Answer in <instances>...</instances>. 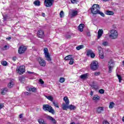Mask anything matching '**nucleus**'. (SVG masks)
Instances as JSON below:
<instances>
[{
  "instance_id": "nucleus-8",
  "label": "nucleus",
  "mask_w": 124,
  "mask_h": 124,
  "mask_svg": "<svg viewBox=\"0 0 124 124\" xmlns=\"http://www.w3.org/2000/svg\"><path fill=\"white\" fill-rule=\"evenodd\" d=\"M16 71L18 74H23L26 71L25 66H20L19 68H17Z\"/></svg>"
},
{
  "instance_id": "nucleus-52",
  "label": "nucleus",
  "mask_w": 124,
  "mask_h": 124,
  "mask_svg": "<svg viewBox=\"0 0 124 124\" xmlns=\"http://www.w3.org/2000/svg\"><path fill=\"white\" fill-rule=\"evenodd\" d=\"M16 59L17 58L16 57H13L12 59L13 61H14V62H15V61H16Z\"/></svg>"
},
{
  "instance_id": "nucleus-44",
  "label": "nucleus",
  "mask_w": 124,
  "mask_h": 124,
  "mask_svg": "<svg viewBox=\"0 0 124 124\" xmlns=\"http://www.w3.org/2000/svg\"><path fill=\"white\" fill-rule=\"evenodd\" d=\"M94 75L95 76H98L99 75H100V72H96L94 73Z\"/></svg>"
},
{
  "instance_id": "nucleus-29",
  "label": "nucleus",
  "mask_w": 124,
  "mask_h": 124,
  "mask_svg": "<svg viewBox=\"0 0 124 124\" xmlns=\"http://www.w3.org/2000/svg\"><path fill=\"white\" fill-rule=\"evenodd\" d=\"M99 57L101 59H104V54L103 53V51H101L99 52Z\"/></svg>"
},
{
  "instance_id": "nucleus-17",
  "label": "nucleus",
  "mask_w": 124,
  "mask_h": 124,
  "mask_svg": "<svg viewBox=\"0 0 124 124\" xmlns=\"http://www.w3.org/2000/svg\"><path fill=\"white\" fill-rule=\"evenodd\" d=\"M84 27H85V25L83 24H79V25L78 27V31H81V32L83 31V29H84Z\"/></svg>"
},
{
  "instance_id": "nucleus-11",
  "label": "nucleus",
  "mask_w": 124,
  "mask_h": 124,
  "mask_svg": "<svg viewBox=\"0 0 124 124\" xmlns=\"http://www.w3.org/2000/svg\"><path fill=\"white\" fill-rule=\"evenodd\" d=\"M38 62L41 66L44 67L45 66V65H46V62H45V60H44V59H42V58H39L38 59Z\"/></svg>"
},
{
  "instance_id": "nucleus-41",
  "label": "nucleus",
  "mask_w": 124,
  "mask_h": 124,
  "mask_svg": "<svg viewBox=\"0 0 124 124\" xmlns=\"http://www.w3.org/2000/svg\"><path fill=\"white\" fill-rule=\"evenodd\" d=\"M98 14H99L102 16V17H104L105 16V15H104V13L100 12V11H99V13H98Z\"/></svg>"
},
{
  "instance_id": "nucleus-39",
  "label": "nucleus",
  "mask_w": 124,
  "mask_h": 124,
  "mask_svg": "<svg viewBox=\"0 0 124 124\" xmlns=\"http://www.w3.org/2000/svg\"><path fill=\"white\" fill-rule=\"evenodd\" d=\"M117 77L118 78L119 82L121 83V81H122V80H123L122 79V77L120 75H117Z\"/></svg>"
},
{
  "instance_id": "nucleus-35",
  "label": "nucleus",
  "mask_w": 124,
  "mask_h": 124,
  "mask_svg": "<svg viewBox=\"0 0 124 124\" xmlns=\"http://www.w3.org/2000/svg\"><path fill=\"white\" fill-rule=\"evenodd\" d=\"M49 120L50 121H52V122H53V124H56V120H55V119H54L53 117H50Z\"/></svg>"
},
{
  "instance_id": "nucleus-32",
  "label": "nucleus",
  "mask_w": 124,
  "mask_h": 124,
  "mask_svg": "<svg viewBox=\"0 0 124 124\" xmlns=\"http://www.w3.org/2000/svg\"><path fill=\"white\" fill-rule=\"evenodd\" d=\"M79 0H71V2L73 4L74 3L77 4L78 3V2H79Z\"/></svg>"
},
{
  "instance_id": "nucleus-38",
  "label": "nucleus",
  "mask_w": 124,
  "mask_h": 124,
  "mask_svg": "<svg viewBox=\"0 0 124 124\" xmlns=\"http://www.w3.org/2000/svg\"><path fill=\"white\" fill-rule=\"evenodd\" d=\"M64 13H63V11H61L60 14V16L61 18H62V17H63V15H64Z\"/></svg>"
},
{
  "instance_id": "nucleus-26",
  "label": "nucleus",
  "mask_w": 124,
  "mask_h": 124,
  "mask_svg": "<svg viewBox=\"0 0 124 124\" xmlns=\"http://www.w3.org/2000/svg\"><path fill=\"white\" fill-rule=\"evenodd\" d=\"M68 108L70 109V110H75V109H76V107L74 105H71L68 106Z\"/></svg>"
},
{
  "instance_id": "nucleus-28",
  "label": "nucleus",
  "mask_w": 124,
  "mask_h": 124,
  "mask_svg": "<svg viewBox=\"0 0 124 124\" xmlns=\"http://www.w3.org/2000/svg\"><path fill=\"white\" fill-rule=\"evenodd\" d=\"M78 14V11H73L72 12V16H76Z\"/></svg>"
},
{
  "instance_id": "nucleus-58",
  "label": "nucleus",
  "mask_w": 124,
  "mask_h": 124,
  "mask_svg": "<svg viewBox=\"0 0 124 124\" xmlns=\"http://www.w3.org/2000/svg\"><path fill=\"white\" fill-rule=\"evenodd\" d=\"M2 108V105L0 104V110Z\"/></svg>"
},
{
  "instance_id": "nucleus-31",
  "label": "nucleus",
  "mask_w": 124,
  "mask_h": 124,
  "mask_svg": "<svg viewBox=\"0 0 124 124\" xmlns=\"http://www.w3.org/2000/svg\"><path fill=\"white\" fill-rule=\"evenodd\" d=\"M114 105H115V103L114 102H110L109 105V108L110 109H112L114 108Z\"/></svg>"
},
{
  "instance_id": "nucleus-46",
  "label": "nucleus",
  "mask_w": 124,
  "mask_h": 124,
  "mask_svg": "<svg viewBox=\"0 0 124 124\" xmlns=\"http://www.w3.org/2000/svg\"><path fill=\"white\" fill-rule=\"evenodd\" d=\"M39 82H40V84H41L42 85H43V84H44V81L43 80H42V79H41V78L40 79Z\"/></svg>"
},
{
  "instance_id": "nucleus-33",
  "label": "nucleus",
  "mask_w": 124,
  "mask_h": 124,
  "mask_svg": "<svg viewBox=\"0 0 124 124\" xmlns=\"http://www.w3.org/2000/svg\"><path fill=\"white\" fill-rule=\"evenodd\" d=\"M64 81H65V78H60V83H64Z\"/></svg>"
},
{
  "instance_id": "nucleus-24",
  "label": "nucleus",
  "mask_w": 124,
  "mask_h": 124,
  "mask_svg": "<svg viewBox=\"0 0 124 124\" xmlns=\"http://www.w3.org/2000/svg\"><path fill=\"white\" fill-rule=\"evenodd\" d=\"M63 100L64 101H65L67 105H68V104H69V100L68 99V98H67V97H64Z\"/></svg>"
},
{
  "instance_id": "nucleus-19",
  "label": "nucleus",
  "mask_w": 124,
  "mask_h": 124,
  "mask_svg": "<svg viewBox=\"0 0 124 124\" xmlns=\"http://www.w3.org/2000/svg\"><path fill=\"white\" fill-rule=\"evenodd\" d=\"M100 99V97H99V96L97 95H94L93 98V100H94V101H97L99 100Z\"/></svg>"
},
{
  "instance_id": "nucleus-10",
  "label": "nucleus",
  "mask_w": 124,
  "mask_h": 124,
  "mask_svg": "<svg viewBox=\"0 0 124 124\" xmlns=\"http://www.w3.org/2000/svg\"><path fill=\"white\" fill-rule=\"evenodd\" d=\"M87 56H91V57L92 58L95 57V54L93 52L92 49H89L87 51Z\"/></svg>"
},
{
  "instance_id": "nucleus-13",
  "label": "nucleus",
  "mask_w": 124,
  "mask_h": 124,
  "mask_svg": "<svg viewBox=\"0 0 124 124\" xmlns=\"http://www.w3.org/2000/svg\"><path fill=\"white\" fill-rule=\"evenodd\" d=\"M26 90L28 92H32V93H35L36 92V88L35 87L30 88L27 87H26Z\"/></svg>"
},
{
  "instance_id": "nucleus-56",
  "label": "nucleus",
  "mask_w": 124,
  "mask_h": 124,
  "mask_svg": "<svg viewBox=\"0 0 124 124\" xmlns=\"http://www.w3.org/2000/svg\"><path fill=\"white\" fill-rule=\"evenodd\" d=\"M93 91H91L90 93V95L93 96Z\"/></svg>"
},
{
  "instance_id": "nucleus-21",
  "label": "nucleus",
  "mask_w": 124,
  "mask_h": 124,
  "mask_svg": "<svg viewBox=\"0 0 124 124\" xmlns=\"http://www.w3.org/2000/svg\"><path fill=\"white\" fill-rule=\"evenodd\" d=\"M106 14L109 16L114 15V12L108 10L106 12Z\"/></svg>"
},
{
  "instance_id": "nucleus-6",
  "label": "nucleus",
  "mask_w": 124,
  "mask_h": 124,
  "mask_svg": "<svg viewBox=\"0 0 124 124\" xmlns=\"http://www.w3.org/2000/svg\"><path fill=\"white\" fill-rule=\"evenodd\" d=\"M27 50V46H19L18 48V54L19 55H22V54H24L25 52Z\"/></svg>"
},
{
  "instance_id": "nucleus-55",
  "label": "nucleus",
  "mask_w": 124,
  "mask_h": 124,
  "mask_svg": "<svg viewBox=\"0 0 124 124\" xmlns=\"http://www.w3.org/2000/svg\"><path fill=\"white\" fill-rule=\"evenodd\" d=\"M42 16H43V17H45V13H42Z\"/></svg>"
},
{
  "instance_id": "nucleus-22",
  "label": "nucleus",
  "mask_w": 124,
  "mask_h": 124,
  "mask_svg": "<svg viewBox=\"0 0 124 124\" xmlns=\"http://www.w3.org/2000/svg\"><path fill=\"white\" fill-rule=\"evenodd\" d=\"M45 96L46 98L48 99V100H50V101L53 102V100H54V98H53V96L51 95H48V96L46 95Z\"/></svg>"
},
{
  "instance_id": "nucleus-37",
  "label": "nucleus",
  "mask_w": 124,
  "mask_h": 124,
  "mask_svg": "<svg viewBox=\"0 0 124 124\" xmlns=\"http://www.w3.org/2000/svg\"><path fill=\"white\" fill-rule=\"evenodd\" d=\"M19 80L22 82L25 80V78L24 77H20L19 78Z\"/></svg>"
},
{
  "instance_id": "nucleus-48",
  "label": "nucleus",
  "mask_w": 124,
  "mask_h": 124,
  "mask_svg": "<svg viewBox=\"0 0 124 124\" xmlns=\"http://www.w3.org/2000/svg\"><path fill=\"white\" fill-rule=\"evenodd\" d=\"M103 124H110L107 121H104L103 122Z\"/></svg>"
},
{
  "instance_id": "nucleus-36",
  "label": "nucleus",
  "mask_w": 124,
  "mask_h": 124,
  "mask_svg": "<svg viewBox=\"0 0 124 124\" xmlns=\"http://www.w3.org/2000/svg\"><path fill=\"white\" fill-rule=\"evenodd\" d=\"M97 48H98V50L99 51V53L100 52H103V49H102V47L101 46H98Z\"/></svg>"
},
{
  "instance_id": "nucleus-30",
  "label": "nucleus",
  "mask_w": 124,
  "mask_h": 124,
  "mask_svg": "<svg viewBox=\"0 0 124 124\" xmlns=\"http://www.w3.org/2000/svg\"><path fill=\"white\" fill-rule=\"evenodd\" d=\"M84 48V45H80L76 47V49L78 50H81Z\"/></svg>"
},
{
  "instance_id": "nucleus-5",
  "label": "nucleus",
  "mask_w": 124,
  "mask_h": 124,
  "mask_svg": "<svg viewBox=\"0 0 124 124\" xmlns=\"http://www.w3.org/2000/svg\"><path fill=\"white\" fill-rule=\"evenodd\" d=\"M44 52L45 54V58H46V61H47L48 62H51V61H52V59H51V57H50V54H49L48 48L46 47L44 48Z\"/></svg>"
},
{
  "instance_id": "nucleus-4",
  "label": "nucleus",
  "mask_w": 124,
  "mask_h": 124,
  "mask_svg": "<svg viewBox=\"0 0 124 124\" xmlns=\"http://www.w3.org/2000/svg\"><path fill=\"white\" fill-rule=\"evenodd\" d=\"M90 68L92 70H96L98 68V62L96 61H93L90 65Z\"/></svg>"
},
{
  "instance_id": "nucleus-45",
  "label": "nucleus",
  "mask_w": 124,
  "mask_h": 124,
  "mask_svg": "<svg viewBox=\"0 0 124 124\" xmlns=\"http://www.w3.org/2000/svg\"><path fill=\"white\" fill-rule=\"evenodd\" d=\"M99 93H101V94H103V93H104V90L103 89H100L99 91Z\"/></svg>"
},
{
  "instance_id": "nucleus-49",
  "label": "nucleus",
  "mask_w": 124,
  "mask_h": 124,
  "mask_svg": "<svg viewBox=\"0 0 124 124\" xmlns=\"http://www.w3.org/2000/svg\"><path fill=\"white\" fill-rule=\"evenodd\" d=\"M87 36H91V32L90 31L87 32Z\"/></svg>"
},
{
  "instance_id": "nucleus-40",
  "label": "nucleus",
  "mask_w": 124,
  "mask_h": 124,
  "mask_svg": "<svg viewBox=\"0 0 124 124\" xmlns=\"http://www.w3.org/2000/svg\"><path fill=\"white\" fill-rule=\"evenodd\" d=\"M74 62V59L72 58L69 62V64H73V63Z\"/></svg>"
},
{
  "instance_id": "nucleus-18",
  "label": "nucleus",
  "mask_w": 124,
  "mask_h": 124,
  "mask_svg": "<svg viewBox=\"0 0 124 124\" xmlns=\"http://www.w3.org/2000/svg\"><path fill=\"white\" fill-rule=\"evenodd\" d=\"M8 90L7 88H4L2 90H1V94H2L3 95H4L6 93H7Z\"/></svg>"
},
{
  "instance_id": "nucleus-53",
  "label": "nucleus",
  "mask_w": 124,
  "mask_h": 124,
  "mask_svg": "<svg viewBox=\"0 0 124 124\" xmlns=\"http://www.w3.org/2000/svg\"><path fill=\"white\" fill-rule=\"evenodd\" d=\"M66 37L68 39L70 38L71 37V36H70V35H69L68 36H66Z\"/></svg>"
},
{
  "instance_id": "nucleus-54",
  "label": "nucleus",
  "mask_w": 124,
  "mask_h": 124,
  "mask_svg": "<svg viewBox=\"0 0 124 124\" xmlns=\"http://www.w3.org/2000/svg\"><path fill=\"white\" fill-rule=\"evenodd\" d=\"M7 40H10V39H11V37H9L8 38H6Z\"/></svg>"
},
{
  "instance_id": "nucleus-7",
  "label": "nucleus",
  "mask_w": 124,
  "mask_h": 124,
  "mask_svg": "<svg viewBox=\"0 0 124 124\" xmlns=\"http://www.w3.org/2000/svg\"><path fill=\"white\" fill-rule=\"evenodd\" d=\"M54 0H45L44 3L46 7H51L54 3Z\"/></svg>"
},
{
  "instance_id": "nucleus-23",
  "label": "nucleus",
  "mask_w": 124,
  "mask_h": 124,
  "mask_svg": "<svg viewBox=\"0 0 124 124\" xmlns=\"http://www.w3.org/2000/svg\"><path fill=\"white\" fill-rule=\"evenodd\" d=\"M33 4L36 6H40V1L37 0L34 1Z\"/></svg>"
},
{
  "instance_id": "nucleus-59",
  "label": "nucleus",
  "mask_w": 124,
  "mask_h": 124,
  "mask_svg": "<svg viewBox=\"0 0 124 124\" xmlns=\"http://www.w3.org/2000/svg\"><path fill=\"white\" fill-rule=\"evenodd\" d=\"M122 121L124 122V116L122 118Z\"/></svg>"
},
{
  "instance_id": "nucleus-43",
  "label": "nucleus",
  "mask_w": 124,
  "mask_h": 124,
  "mask_svg": "<svg viewBox=\"0 0 124 124\" xmlns=\"http://www.w3.org/2000/svg\"><path fill=\"white\" fill-rule=\"evenodd\" d=\"M102 45H103V46H107V45H108V42L106 41L103 42Z\"/></svg>"
},
{
  "instance_id": "nucleus-34",
  "label": "nucleus",
  "mask_w": 124,
  "mask_h": 124,
  "mask_svg": "<svg viewBox=\"0 0 124 124\" xmlns=\"http://www.w3.org/2000/svg\"><path fill=\"white\" fill-rule=\"evenodd\" d=\"M1 63L3 66H6V65H7V62H6V61H2Z\"/></svg>"
},
{
  "instance_id": "nucleus-50",
  "label": "nucleus",
  "mask_w": 124,
  "mask_h": 124,
  "mask_svg": "<svg viewBox=\"0 0 124 124\" xmlns=\"http://www.w3.org/2000/svg\"><path fill=\"white\" fill-rule=\"evenodd\" d=\"M23 114H20L19 115V119H22L23 118Z\"/></svg>"
},
{
  "instance_id": "nucleus-15",
  "label": "nucleus",
  "mask_w": 124,
  "mask_h": 124,
  "mask_svg": "<svg viewBox=\"0 0 124 124\" xmlns=\"http://www.w3.org/2000/svg\"><path fill=\"white\" fill-rule=\"evenodd\" d=\"M103 111H104V108L103 107H98L96 108V112L98 114L101 113Z\"/></svg>"
},
{
  "instance_id": "nucleus-27",
  "label": "nucleus",
  "mask_w": 124,
  "mask_h": 124,
  "mask_svg": "<svg viewBox=\"0 0 124 124\" xmlns=\"http://www.w3.org/2000/svg\"><path fill=\"white\" fill-rule=\"evenodd\" d=\"M72 59V58H71V55H68L66 56L64 60H65V61H70L71 59Z\"/></svg>"
},
{
  "instance_id": "nucleus-47",
  "label": "nucleus",
  "mask_w": 124,
  "mask_h": 124,
  "mask_svg": "<svg viewBox=\"0 0 124 124\" xmlns=\"http://www.w3.org/2000/svg\"><path fill=\"white\" fill-rule=\"evenodd\" d=\"M25 95H31V93L28 92H25Z\"/></svg>"
},
{
  "instance_id": "nucleus-14",
  "label": "nucleus",
  "mask_w": 124,
  "mask_h": 124,
  "mask_svg": "<svg viewBox=\"0 0 124 124\" xmlns=\"http://www.w3.org/2000/svg\"><path fill=\"white\" fill-rule=\"evenodd\" d=\"M79 77L80 79H82V80H86V79H87V78L89 77V74L88 73L84 74L80 76Z\"/></svg>"
},
{
  "instance_id": "nucleus-20",
  "label": "nucleus",
  "mask_w": 124,
  "mask_h": 124,
  "mask_svg": "<svg viewBox=\"0 0 124 124\" xmlns=\"http://www.w3.org/2000/svg\"><path fill=\"white\" fill-rule=\"evenodd\" d=\"M68 105L65 104H63L62 105V108L63 109V110H65L66 111L67 110L68 108V106H67Z\"/></svg>"
},
{
  "instance_id": "nucleus-12",
  "label": "nucleus",
  "mask_w": 124,
  "mask_h": 124,
  "mask_svg": "<svg viewBox=\"0 0 124 124\" xmlns=\"http://www.w3.org/2000/svg\"><path fill=\"white\" fill-rule=\"evenodd\" d=\"M37 35L40 38H42L44 36V31L40 30L38 31Z\"/></svg>"
},
{
  "instance_id": "nucleus-16",
  "label": "nucleus",
  "mask_w": 124,
  "mask_h": 124,
  "mask_svg": "<svg viewBox=\"0 0 124 124\" xmlns=\"http://www.w3.org/2000/svg\"><path fill=\"white\" fill-rule=\"evenodd\" d=\"M103 34V30L102 29H100L98 31V36L97 38L99 39L101 36H102V34Z\"/></svg>"
},
{
  "instance_id": "nucleus-1",
  "label": "nucleus",
  "mask_w": 124,
  "mask_h": 124,
  "mask_svg": "<svg viewBox=\"0 0 124 124\" xmlns=\"http://www.w3.org/2000/svg\"><path fill=\"white\" fill-rule=\"evenodd\" d=\"M118 31L115 30H110L109 33H108V37L110 39H117L118 38Z\"/></svg>"
},
{
  "instance_id": "nucleus-25",
  "label": "nucleus",
  "mask_w": 124,
  "mask_h": 124,
  "mask_svg": "<svg viewBox=\"0 0 124 124\" xmlns=\"http://www.w3.org/2000/svg\"><path fill=\"white\" fill-rule=\"evenodd\" d=\"M13 86H14V82H13V81H11L10 82L9 84H8V87L10 89H11V88H12V87H13Z\"/></svg>"
},
{
  "instance_id": "nucleus-57",
  "label": "nucleus",
  "mask_w": 124,
  "mask_h": 124,
  "mask_svg": "<svg viewBox=\"0 0 124 124\" xmlns=\"http://www.w3.org/2000/svg\"><path fill=\"white\" fill-rule=\"evenodd\" d=\"M28 72V73L29 74H32L33 73H32V72H30V71H29V72Z\"/></svg>"
},
{
  "instance_id": "nucleus-3",
  "label": "nucleus",
  "mask_w": 124,
  "mask_h": 124,
  "mask_svg": "<svg viewBox=\"0 0 124 124\" xmlns=\"http://www.w3.org/2000/svg\"><path fill=\"white\" fill-rule=\"evenodd\" d=\"M43 109L44 111H48L49 113L51 114H55V110L53 109V108L48 105H44L43 106Z\"/></svg>"
},
{
  "instance_id": "nucleus-42",
  "label": "nucleus",
  "mask_w": 124,
  "mask_h": 124,
  "mask_svg": "<svg viewBox=\"0 0 124 124\" xmlns=\"http://www.w3.org/2000/svg\"><path fill=\"white\" fill-rule=\"evenodd\" d=\"M53 104L54 105L55 107H57V108H59V104H58V103L53 102Z\"/></svg>"
},
{
  "instance_id": "nucleus-2",
  "label": "nucleus",
  "mask_w": 124,
  "mask_h": 124,
  "mask_svg": "<svg viewBox=\"0 0 124 124\" xmlns=\"http://www.w3.org/2000/svg\"><path fill=\"white\" fill-rule=\"evenodd\" d=\"M100 7L98 4H93L91 8V12L93 15H96L99 13Z\"/></svg>"
},
{
  "instance_id": "nucleus-51",
  "label": "nucleus",
  "mask_w": 124,
  "mask_h": 124,
  "mask_svg": "<svg viewBox=\"0 0 124 124\" xmlns=\"http://www.w3.org/2000/svg\"><path fill=\"white\" fill-rule=\"evenodd\" d=\"M3 50H7V46H5L3 48Z\"/></svg>"
},
{
  "instance_id": "nucleus-9",
  "label": "nucleus",
  "mask_w": 124,
  "mask_h": 124,
  "mask_svg": "<svg viewBox=\"0 0 124 124\" xmlns=\"http://www.w3.org/2000/svg\"><path fill=\"white\" fill-rule=\"evenodd\" d=\"M108 72L109 73H111L112 72V69L114 67V62H113L112 60H111L108 62Z\"/></svg>"
}]
</instances>
